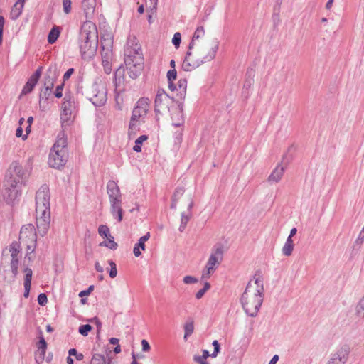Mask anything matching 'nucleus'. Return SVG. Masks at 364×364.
I'll list each match as a JSON object with an SVG mask.
<instances>
[{"instance_id": "1", "label": "nucleus", "mask_w": 364, "mask_h": 364, "mask_svg": "<svg viewBox=\"0 0 364 364\" xmlns=\"http://www.w3.org/2000/svg\"><path fill=\"white\" fill-rule=\"evenodd\" d=\"M36 226L38 233L43 237L50 228V191L47 185H42L36 194Z\"/></svg>"}, {"instance_id": "37", "label": "nucleus", "mask_w": 364, "mask_h": 364, "mask_svg": "<svg viewBox=\"0 0 364 364\" xmlns=\"http://www.w3.org/2000/svg\"><path fill=\"white\" fill-rule=\"evenodd\" d=\"M356 314L360 317L364 318V296L360 299L359 302L358 303L356 308Z\"/></svg>"}, {"instance_id": "2", "label": "nucleus", "mask_w": 364, "mask_h": 364, "mask_svg": "<svg viewBox=\"0 0 364 364\" xmlns=\"http://www.w3.org/2000/svg\"><path fill=\"white\" fill-rule=\"evenodd\" d=\"M175 100L171 97L164 89L157 90L154 100V112L156 114L169 113L173 120V125L180 127L183 123V104L178 102L174 107Z\"/></svg>"}, {"instance_id": "13", "label": "nucleus", "mask_w": 364, "mask_h": 364, "mask_svg": "<svg viewBox=\"0 0 364 364\" xmlns=\"http://www.w3.org/2000/svg\"><path fill=\"white\" fill-rule=\"evenodd\" d=\"M9 252L11 255L10 267L14 278H16L18 274V268L19 259L21 257L20 245L14 242L9 245Z\"/></svg>"}, {"instance_id": "6", "label": "nucleus", "mask_w": 364, "mask_h": 364, "mask_svg": "<svg viewBox=\"0 0 364 364\" xmlns=\"http://www.w3.org/2000/svg\"><path fill=\"white\" fill-rule=\"evenodd\" d=\"M252 288L253 285L250 281L242 295L241 302L246 314L250 316L255 317L263 302L264 295L252 291Z\"/></svg>"}, {"instance_id": "57", "label": "nucleus", "mask_w": 364, "mask_h": 364, "mask_svg": "<svg viewBox=\"0 0 364 364\" xmlns=\"http://www.w3.org/2000/svg\"><path fill=\"white\" fill-rule=\"evenodd\" d=\"M115 101H116V107L117 109H122V98L119 97V93H116L115 95Z\"/></svg>"}, {"instance_id": "14", "label": "nucleus", "mask_w": 364, "mask_h": 364, "mask_svg": "<svg viewBox=\"0 0 364 364\" xmlns=\"http://www.w3.org/2000/svg\"><path fill=\"white\" fill-rule=\"evenodd\" d=\"M349 354L350 347L348 345H343L331 354L326 364H346L348 360Z\"/></svg>"}, {"instance_id": "3", "label": "nucleus", "mask_w": 364, "mask_h": 364, "mask_svg": "<svg viewBox=\"0 0 364 364\" xmlns=\"http://www.w3.org/2000/svg\"><path fill=\"white\" fill-rule=\"evenodd\" d=\"M97 38L95 25L90 21L84 22L79 34V48L83 59L90 60L95 55L97 48Z\"/></svg>"}, {"instance_id": "52", "label": "nucleus", "mask_w": 364, "mask_h": 364, "mask_svg": "<svg viewBox=\"0 0 364 364\" xmlns=\"http://www.w3.org/2000/svg\"><path fill=\"white\" fill-rule=\"evenodd\" d=\"M63 11L65 14H69L71 11V1L63 0Z\"/></svg>"}, {"instance_id": "29", "label": "nucleus", "mask_w": 364, "mask_h": 364, "mask_svg": "<svg viewBox=\"0 0 364 364\" xmlns=\"http://www.w3.org/2000/svg\"><path fill=\"white\" fill-rule=\"evenodd\" d=\"M60 35L59 27L54 26L50 31L48 36V41L50 44H53L58 39Z\"/></svg>"}, {"instance_id": "31", "label": "nucleus", "mask_w": 364, "mask_h": 364, "mask_svg": "<svg viewBox=\"0 0 364 364\" xmlns=\"http://www.w3.org/2000/svg\"><path fill=\"white\" fill-rule=\"evenodd\" d=\"M112 38L109 34L103 35L100 38L101 48H112Z\"/></svg>"}, {"instance_id": "60", "label": "nucleus", "mask_w": 364, "mask_h": 364, "mask_svg": "<svg viewBox=\"0 0 364 364\" xmlns=\"http://www.w3.org/2000/svg\"><path fill=\"white\" fill-rule=\"evenodd\" d=\"M74 69L73 68H69L63 75V80H68L70 76L73 74Z\"/></svg>"}, {"instance_id": "22", "label": "nucleus", "mask_w": 364, "mask_h": 364, "mask_svg": "<svg viewBox=\"0 0 364 364\" xmlns=\"http://www.w3.org/2000/svg\"><path fill=\"white\" fill-rule=\"evenodd\" d=\"M284 170V166L278 164L268 177V181L270 183H278L282 179Z\"/></svg>"}, {"instance_id": "16", "label": "nucleus", "mask_w": 364, "mask_h": 364, "mask_svg": "<svg viewBox=\"0 0 364 364\" xmlns=\"http://www.w3.org/2000/svg\"><path fill=\"white\" fill-rule=\"evenodd\" d=\"M149 108V100L146 97L139 99L132 111L131 118L133 121H138L139 118L146 116Z\"/></svg>"}, {"instance_id": "20", "label": "nucleus", "mask_w": 364, "mask_h": 364, "mask_svg": "<svg viewBox=\"0 0 364 364\" xmlns=\"http://www.w3.org/2000/svg\"><path fill=\"white\" fill-rule=\"evenodd\" d=\"M96 6V0H83L82 7L83 9L85 18H91L95 13Z\"/></svg>"}, {"instance_id": "24", "label": "nucleus", "mask_w": 364, "mask_h": 364, "mask_svg": "<svg viewBox=\"0 0 364 364\" xmlns=\"http://www.w3.org/2000/svg\"><path fill=\"white\" fill-rule=\"evenodd\" d=\"M25 1L26 0H17L13 6L11 11V18L13 20L17 19L22 14Z\"/></svg>"}, {"instance_id": "7", "label": "nucleus", "mask_w": 364, "mask_h": 364, "mask_svg": "<svg viewBox=\"0 0 364 364\" xmlns=\"http://www.w3.org/2000/svg\"><path fill=\"white\" fill-rule=\"evenodd\" d=\"M28 176V171L18 161H14L7 169L5 181H7V184H10L11 186L12 184H18L22 186L25 184Z\"/></svg>"}, {"instance_id": "63", "label": "nucleus", "mask_w": 364, "mask_h": 364, "mask_svg": "<svg viewBox=\"0 0 364 364\" xmlns=\"http://www.w3.org/2000/svg\"><path fill=\"white\" fill-rule=\"evenodd\" d=\"M194 360H195L196 362H197L199 364H209L208 362H206L204 360V358L200 357V356L195 357Z\"/></svg>"}, {"instance_id": "9", "label": "nucleus", "mask_w": 364, "mask_h": 364, "mask_svg": "<svg viewBox=\"0 0 364 364\" xmlns=\"http://www.w3.org/2000/svg\"><path fill=\"white\" fill-rule=\"evenodd\" d=\"M223 255V247L222 245H218L211 253L205 266V269L203 272L202 279H209L214 273L218 266L221 263Z\"/></svg>"}, {"instance_id": "26", "label": "nucleus", "mask_w": 364, "mask_h": 364, "mask_svg": "<svg viewBox=\"0 0 364 364\" xmlns=\"http://www.w3.org/2000/svg\"><path fill=\"white\" fill-rule=\"evenodd\" d=\"M101 49L102 63L104 68L106 69V67L109 65V63L112 58V49L104 47L101 48Z\"/></svg>"}, {"instance_id": "4", "label": "nucleus", "mask_w": 364, "mask_h": 364, "mask_svg": "<svg viewBox=\"0 0 364 364\" xmlns=\"http://www.w3.org/2000/svg\"><path fill=\"white\" fill-rule=\"evenodd\" d=\"M218 42L215 41L210 48L199 47L194 52L188 49L182 63L184 71L190 72L201 65L213 60L218 50Z\"/></svg>"}, {"instance_id": "28", "label": "nucleus", "mask_w": 364, "mask_h": 364, "mask_svg": "<svg viewBox=\"0 0 364 364\" xmlns=\"http://www.w3.org/2000/svg\"><path fill=\"white\" fill-rule=\"evenodd\" d=\"M205 36V29H204V27L200 26H198L194 33H193V38H192V40L189 43V50H193V46H195L196 44V41H198V39L203 38V36Z\"/></svg>"}, {"instance_id": "32", "label": "nucleus", "mask_w": 364, "mask_h": 364, "mask_svg": "<svg viewBox=\"0 0 364 364\" xmlns=\"http://www.w3.org/2000/svg\"><path fill=\"white\" fill-rule=\"evenodd\" d=\"M191 216H192V213H186L184 212H183L181 213V224L178 228V230L180 232H182L184 231V230L186 229V227L187 225V223L189 221V220L191 219Z\"/></svg>"}, {"instance_id": "10", "label": "nucleus", "mask_w": 364, "mask_h": 364, "mask_svg": "<svg viewBox=\"0 0 364 364\" xmlns=\"http://www.w3.org/2000/svg\"><path fill=\"white\" fill-rule=\"evenodd\" d=\"M92 96L90 100L95 107L103 106L107 100V91L106 87L103 84L94 83L91 88Z\"/></svg>"}, {"instance_id": "23", "label": "nucleus", "mask_w": 364, "mask_h": 364, "mask_svg": "<svg viewBox=\"0 0 364 364\" xmlns=\"http://www.w3.org/2000/svg\"><path fill=\"white\" fill-rule=\"evenodd\" d=\"M25 278H24V294L25 298H27L29 295V292L31 287V279L33 275V271L31 268L26 267L24 269Z\"/></svg>"}, {"instance_id": "54", "label": "nucleus", "mask_w": 364, "mask_h": 364, "mask_svg": "<svg viewBox=\"0 0 364 364\" xmlns=\"http://www.w3.org/2000/svg\"><path fill=\"white\" fill-rule=\"evenodd\" d=\"M4 22V18L2 16H0V45H1L3 41V31Z\"/></svg>"}, {"instance_id": "11", "label": "nucleus", "mask_w": 364, "mask_h": 364, "mask_svg": "<svg viewBox=\"0 0 364 364\" xmlns=\"http://www.w3.org/2000/svg\"><path fill=\"white\" fill-rule=\"evenodd\" d=\"M21 186L18 184H12V186L10 184L8 185L7 181L4 180L1 195L6 203L10 205L14 203L21 195Z\"/></svg>"}, {"instance_id": "46", "label": "nucleus", "mask_w": 364, "mask_h": 364, "mask_svg": "<svg viewBox=\"0 0 364 364\" xmlns=\"http://www.w3.org/2000/svg\"><path fill=\"white\" fill-rule=\"evenodd\" d=\"M181 42V33L178 32H176L173 35V37L172 38V43L175 46L176 48H178Z\"/></svg>"}, {"instance_id": "64", "label": "nucleus", "mask_w": 364, "mask_h": 364, "mask_svg": "<svg viewBox=\"0 0 364 364\" xmlns=\"http://www.w3.org/2000/svg\"><path fill=\"white\" fill-rule=\"evenodd\" d=\"M206 291L202 288L196 294V298L197 299H200L205 294Z\"/></svg>"}, {"instance_id": "36", "label": "nucleus", "mask_w": 364, "mask_h": 364, "mask_svg": "<svg viewBox=\"0 0 364 364\" xmlns=\"http://www.w3.org/2000/svg\"><path fill=\"white\" fill-rule=\"evenodd\" d=\"M46 349L38 348L35 352V360L38 364H41L43 362L46 355Z\"/></svg>"}, {"instance_id": "61", "label": "nucleus", "mask_w": 364, "mask_h": 364, "mask_svg": "<svg viewBox=\"0 0 364 364\" xmlns=\"http://www.w3.org/2000/svg\"><path fill=\"white\" fill-rule=\"evenodd\" d=\"M364 241V227L363 228L362 230L360 231L356 243L358 244H362Z\"/></svg>"}, {"instance_id": "35", "label": "nucleus", "mask_w": 364, "mask_h": 364, "mask_svg": "<svg viewBox=\"0 0 364 364\" xmlns=\"http://www.w3.org/2000/svg\"><path fill=\"white\" fill-rule=\"evenodd\" d=\"M124 69L122 68V66H120L114 73V83L116 87L118 86V84H119L124 78Z\"/></svg>"}, {"instance_id": "18", "label": "nucleus", "mask_w": 364, "mask_h": 364, "mask_svg": "<svg viewBox=\"0 0 364 364\" xmlns=\"http://www.w3.org/2000/svg\"><path fill=\"white\" fill-rule=\"evenodd\" d=\"M107 192L109 196V201H118L122 200L119 188L114 181L110 180L107 182Z\"/></svg>"}, {"instance_id": "41", "label": "nucleus", "mask_w": 364, "mask_h": 364, "mask_svg": "<svg viewBox=\"0 0 364 364\" xmlns=\"http://www.w3.org/2000/svg\"><path fill=\"white\" fill-rule=\"evenodd\" d=\"M92 329V327L90 324H85L80 326L78 331L81 335L86 336Z\"/></svg>"}, {"instance_id": "33", "label": "nucleus", "mask_w": 364, "mask_h": 364, "mask_svg": "<svg viewBox=\"0 0 364 364\" xmlns=\"http://www.w3.org/2000/svg\"><path fill=\"white\" fill-rule=\"evenodd\" d=\"M111 360L107 363L104 355L101 354H94L90 361V364H110Z\"/></svg>"}, {"instance_id": "27", "label": "nucleus", "mask_w": 364, "mask_h": 364, "mask_svg": "<svg viewBox=\"0 0 364 364\" xmlns=\"http://www.w3.org/2000/svg\"><path fill=\"white\" fill-rule=\"evenodd\" d=\"M254 279H255V284H256V289H254V287H253L252 289V291L264 295L263 278L260 275L259 272H257L255 273V274L254 276Z\"/></svg>"}, {"instance_id": "50", "label": "nucleus", "mask_w": 364, "mask_h": 364, "mask_svg": "<svg viewBox=\"0 0 364 364\" xmlns=\"http://www.w3.org/2000/svg\"><path fill=\"white\" fill-rule=\"evenodd\" d=\"M183 282L186 284H195L198 282V279L193 276H186L183 277Z\"/></svg>"}, {"instance_id": "44", "label": "nucleus", "mask_w": 364, "mask_h": 364, "mask_svg": "<svg viewBox=\"0 0 364 364\" xmlns=\"http://www.w3.org/2000/svg\"><path fill=\"white\" fill-rule=\"evenodd\" d=\"M69 356H75L77 360H82L84 358L82 353H79L75 348H71L68 351Z\"/></svg>"}, {"instance_id": "15", "label": "nucleus", "mask_w": 364, "mask_h": 364, "mask_svg": "<svg viewBox=\"0 0 364 364\" xmlns=\"http://www.w3.org/2000/svg\"><path fill=\"white\" fill-rule=\"evenodd\" d=\"M56 80V74H55V69L52 70L51 68H50L47 72L46 75L45 77V82H44V90H42L40 93V99H48L50 95L51 94L52 89L53 88L54 83Z\"/></svg>"}, {"instance_id": "45", "label": "nucleus", "mask_w": 364, "mask_h": 364, "mask_svg": "<svg viewBox=\"0 0 364 364\" xmlns=\"http://www.w3.org/2000/svg\"><path fill=\"white\" fill-rule=\"evenodd\" d=\"M136 122V121H133L132 118H131L130 123H129V136H131V135L132 134H135L136 131H137V129H138V127H137V126L135 124Z\"/></svg>"}, {"instance_id": "47", "label": "nucleus", "mask_w": 364, "mask_h": 364, "mask_svg": "<svg viewBox=\"0 0 364 364\" xmlns=\"http://www.w3.org/2000/svg\"><path fill=\"white\" fill-rule=\"evenodd\" d=\"M294 246L285 245L282 247V253L284 255L289 257L292 254Z\"/></svg>"}, {"instance_id": "43", "label": "nucleus", "mask_w": 364, "mask_h": 364, "mask_svg": "<svg viewBox=\"0 0 364 364\" xmlns=\"http://www.w3.org/2000/svg\"><path fill=\"white\" fill-rule=\"evenodd\" d=\"M37 347L38 348H41L43 350L47 348V343L43 336V333L41 331H40L39 341L37 343Z\"/></svg>"}, {"instance_id": "8", "label": "nucleus", "mask_w": 364, "mask_h": 364, "mask_svg": "<svg viewBox=\"0 0 364 364\" xmlns=\"http://www.w3.org/2000/svg\"><path fill=\"white\" fill-rule=\"evenodd\" d=\"M75 108V98L70 94H65L62 103L60 114L61 126L66 129L73 122V110Z\"/></svg>"}, {"instance_id": "19", "label": "nucleus", "mask_w": 364, "mask_h": 364, "mask_svg": "<svg viewBox=\"0 0 364 364\" xmlns=\"http://www.w3.org/2000/svg\"><path fill=\"white\" fill-rule=\"evenodd\" d=\"M111 204L110 212L112 216L117 220L118 222L122 220L123 210L122 208V200L109 201Z\"/></svg>"}, {"instance_id": "21", "label": "nucleus", "mask_w": 364, "mask_h": 364, "mask_svg": "<svg viewBox=\"0 0 364 364\" xmlns=\"http://www.w3.org/2000/svg\"><path fill=\"white\" fill-rule=\"evenodd\" d=\"M28 230H30V236L32 240V243L27 246V251L29 253H32L35 250L36 243V235L35 233L33 232V226H32L31 225H28V226L26 228H22L20 231V237H22L23 235L26 234V231Z\"/></svg>"}, {"instance_id": "12", "label": "nucleus", "mask_w": 364, "mask_h": 364, "mask_svg": "<svg viewBox=\"0 0 364 364\" xmlns=\"http://www.w3.org/2000/svg\"><path fill=\"white\" fill-rule=\"evenodd\" d=\"M68 159V153L65 150L51 149L48 156V164L50 167L59 168L63 166Z\"/></svg>"}, {"instance_id": "5", "label": "nucleus", "mask_w": 364, "mask_h": 364, "mask_svg": "<svg viewBox=\"0 0 364 364\" xmlns=\"http://www.w3.org/2000/svg\"><path fill=\"white\" fill-rule=\"evenodd\" d=\"M124 64L129 76L132 79L137 78L144 68V58L139 46H127L124 50Z\"/></svg>"}, {"instance_id": "56", "label": "nucleus", "mask_w": 364, "mask_h": 364, "mask_svg": "<svg viewBox=\"0 0 364 364\" xmlns=\"http://www.w3.org/2000/svg\"><path fill=\"white\" fill-rule=\"evenodd\" d=\"M184 189L183 188H178L176 189L173 198H176V200H178L179 198L183 194Z\"/></svg>"}, {"instance_id": "49", "label": "nucleus", "mask_w": 364, "mask_h": 364, "mask_svg": "<svg viewBox=\"0 0 364 364\" xmlns=\"http://www.w3.org/2000/svg\"><path fill=\"white\" fill-rule=\"evenodd\" d=\"M168 81H174L177 77V71L176 69H171L167 73Z\"/></svg>"}, {"instance_id": "25", "label": "nucleus", "mask_w": 364, "mask_h": 364, "mask_svg": "<svg viewBox=\"0 0 364 364\" xmlns=\"http://www.w3.org/2000/svg\"><path fill=\"white\" fill-rule=\"evenodd\" d=\"M67 139L65 137V134L63 132H60L58 135V139L53 146L52 149H56V150H65V151H68L67 149Z\"/></svg>"}, {"instance_id": "39", "label": "nucleus", "mask_w": 364, "mask_h": 364, "mask_svg": "<svg viewBox=\"0 0 364 364\" xmlns=\"http://www.w3.org/2000/svg\"><path fill=\"white\" fill-rule=\"evenodd\" d=\"M178 87L180 90L181 97H184L186 92L187 80L186 79H180L178 82Z\"/></svg>"}, {"instance_id": "40", "label": "nucleus", "mask_w": 364, "mask_h": 364, "mask_svg": "<svg viewBox=\"0 0 364 364\" xmlns=\"http://www.w3.org/2000/svg\"><path fill=\"white\" fill-rule=\"evenodd\" d=\"M108 264L110 266L109 277L111 278H115L117 274V265L112 260H108Z\"/></svg>"}, {"instance_id": "55", "label": "nucleus", "mask_w": 364, "mask_h": 364, "mask_svg": "<svg viewBox=\"0 0 364 364\" xmlns=\"http://www.w3.org/2000/svg\"><path fill=\"white\" fill-rule=\"evenodd\" d=\"M64 83H62L60 85H58L55 91V96L57 98H60L63 96V89Z\"/></svg>"}, {"instance_id": "59", "label": "nucleus", "mask_w": 364, "mask_h": 364, "mask_svg": "<svg viewBox=\"0 0 364 364\" xmlns=\"http://www.w3.org/2000/svg\"><path fill=\"white\" fill-rule=\"evenodd\" d=\"M141 346H142V350L144 352L149 351L151 348L149 342L145 339H143L141 341Z\"/></svg>"}, {"instance_id": "48", "label": "nucleus", "mask_w": 364, "mask_h": 364, "mask_svg": "<svg viewBox=\"0 0 364 364\" xmlns=\"http://www.w3.org/2000/svg\"><path fill=\"white\" fill-rule=\"evenodd\" d=\"M38 303L41 306H45L48 302V298L46 294L41 293L38 296Z\"/></svg>"}, {"instance_id": "62", "label": "nucleus", "mask_w": 364, "mask_h": 364, "mask_svg": "<svg viewBox=\"0 0 364 364\" xmlns=\"http://www.w3.org/2000/svg\"><path fill=\"white\" fill-rule=\"evenodd\" d=\"M90 322H95L96 326H97V327L98 331H100V329L101 328L102 323H101V322L100 321V320L98 319L97 317H94V318H91L90 320Z\"/></svg>"}, {"instance_id": "34", "label": "nucleus", "mask_w": 364, "mask_h": 364, "mask_svg": "<svg viewBox=\"0 0 364 364\" xmlns=\"http://www.w3.org/2000/svg\"><path fill=\"white\" fill-rule=\"evenodd\" d=\"M148 136L146 135H141L135 141V145L133 147V150L136 152H141V145L144 141H146Z\"/></svg>"}, {"instance_id": "30", "label": "nucleus", "mask_w": 364, "mask_h": 364, "mask_svg": "<svg viewBox=\"0 0 364 364\" xmlns=\"http://www.w3.org/2000/svg\"><path fill=\"white\" fill-rule=\"evenodd\" d=\"M194 331V323L193 319H188L184 324V339L186 340Z\"/></svg>"}, {"instance_id": "42", "label": "nucleus", "mask_w": 364, "mask_h": 364, "mask_svg": "<svg viewBox=\"0 0 364 364\" xmlns=\"http://www.w3.org/2000/svg\"><path fill=\"white\" fill-rule=\"evenodd\" d=\"M150 237V233L147 232L144 236L141 237L136 243V246H139L141 249H145V242H146Z\"/></svg>"}, {"instance_id": "38", "label": "nucleus", "mask_w": 364, "mask_h": 364, "mask_svg": "<svg viewBox=\"0 0 364 364\" xmlns=\"http://www.w3.org/2000/svg\"><path fill=\"white\" fill-rule=\"evenodd\" d=\"M98 233L99 235L104 237L108 238V237L111 236L109 232V228L105 225H100L98 228Z\"/></svg>"}, {"instance_id": "58", "label": "nucleus", "mask_w": 364, "mask_h": 364, "mask_svg": "<svg viewBox=\"0 0 364 364\" xmlns=\"http://www.w3.org/2000/svg\"><path fill=\"white\" fill-rule=\"evenodd\" d=\"M93 289H94V286L93 285H90L87 290H84V291H80V294H79V296H81V297L84 296H87V295H89L90 294V292L92 291H93Z\"/></svg>"}, {"instance_id": "51", "label": "nucleus", "mask_w": 364, "mask_h": 364, "mask_svg": "<svg viewBox=\"0 0 364 364\" xmlns=\"http://www.w3.org/2000/svg\"><path fill=\"white\" fill-rule=\"evenodd\" d=\"M213 346L214 347V350H213V353L211 354V356L213 358H215L218 355V353L220 352V343H218V341L217 340L213 341Z\"/></svg>"}, {"instance_id": "17", "label": "nucleus", "mask_w": 364, "mask_h": 364, "mask_svg": "<svg viewBox=\"0 0 364 364\" xmlns=\"http://www.w3.org/2000/svg\"><path fill=\"white\" fill-rule=\"evenodd\" d=\"M41 73L42 67H39L28 80L21 91V95L28 94L33 90L41 75Z\"/></svg>"}, {"instance_id": "53", "label": "nucleus", "mask_w": 364, "mask_h": 364, "mask_svg": "<svg viewBox=\"0 0 364 364\" xmlns=\"http://www.w3.org/2000/svg\"><path fill=\"white\" fill-rule=\"evenodd\" d=\"M108 240L107 243V247L111 250H116L117 247V244L114 241V237L112 236L108 237L107 238Z\"/></svg>"}]
</instances>
